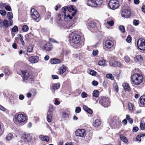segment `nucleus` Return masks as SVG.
Masks as SVG:
<instances>
[{
  "label": "nucleus",
  "mask_w": 145,
  "mask_h": 145,
  "mask_svg": "<svg viewBox=\"0 0 145 145\" xmlns=\"http://www.w3.org/2000/svg\"><path fill=\"white\" fill-rule=\"evenodd\" d=\"M144 78V75L142 71L138 69H135L131 74V82L135 85H139L143 82Z\"/></svg>",
  "instance_id": "obj_1"
},
{
  "label": "nucleus",
  "mask_w": 145,
  "mask_h": 145,
  "mask_svg": "<svg viewBox=\"0 0 145 145\" xmlns=\"http://www.w3.org/2000/svg\"><path fill=\"white\" fill-rule=\"evenodd\" d=\"M70 43L76 48H81L84 44V40L83 38L79 34L72 33L69 37Z\"/></svg>",
  "instance_id": "obj_2"
},
{
  "label": "nucleus",
  "mask_w": 145,
  "mask_h": 145,
  "mask_svg": "<svg viewBox=\"0 0 145 145\" xmlns=\"http://www.w3.org/2000/svg\"><path fill=\"white\" fill-rule=\"evenodd\" d=\"M33 68L31 66H29L27 70L21 71V72L23 75L24 80H26L27 78L33 76Z\"/></svg>",
  "instance_id": "obj_3"
},
{
  "label": "nucleus",
  "mask_w": 145,
  "mask_h": 145,
  "mask_svg": "<svg viewBox=\"0 0 145 145\" xmlns=\"http://www.w3.org/2000/svg\"><path fill=\"white\" fill-rule=\"evenodd\" d=\"M14 117L15 119L19 123H25L27 122V117L25 114H16Z\"/></svg>",
  "instance_id": "obj_4"
},
{
  "label": "nucleus",
  "mask_w": 145,
  "mask_h": 145,
  "mask_svg": "<svg viewBox=\"0 0 145 145\" xmlns=\"http://www.w3.org/2000/svg\"><path fill=\"white\" fill-rule=\"evenodd\" d=\"M99 101L100 104L105 107H107L110 106V102L108 97L101 96L99 98Z\"/></svg>",
  "instance_id": "obj_5"
},
{
  "label": "nucleus",
  "mask_w": 145,
  "mask_h": 145,
  "mask_svg": "<svg viewBox=\"0 0 145 145\" xmlns=\"http://www.w3.org/2000/svg\"><path fill=\"white\" fill-rule=\"evenodd\" d=\"M72 16L71 13L67 14L66 13H63V12L61 13H59L57 15V19L60 21L62 17H63L65 21L67 22L70 21L72 18Z\"/></svg>",
  "instance_id": "obj_6"
},
{
  "label": "nucleus",
  "mask_w": 145,
  "mask_h": 145,
  "mask_svg": "<svg viewBox=\"0 0 145 145\" xmlns=\"http://www.w3.org/2000/svg\"><path fill=\"white\" fill-rule=\"evenodd\" d=\"M62 9L63 10L62 12H63V13H71L72 16H74L77 12V10H75L72 6H70L69 7L66 6L63 7Z\"/></svg>",
  "instance_id": "obj_7"
},
{
  "label": "nucleus",
  "mask_w": 145,
  "mask_h": 145,
  "mask_svg": "<svg viewBox=\"0 0 145 145\" xmlns=\"http://www.w3.org/2000/svg\"><path fill=\"white\" fill-rule=\"evenodd\" d=\"M31 15L32 18L36 22L39 21L40 19L39 13L35 8H33L31 9Z\"/></svg>",
  "instance_id": "obj_8"
},
{
  "label": "nucleus",
  "mask_w": 145,
  "mask_h": 145,
  "mask_svg": "<svg viewBox=\"0 0 145 145\" xmlns=\"http://www.w3.org/2000/svg\"><path fill=\"white\" fill-rule=\"evenodd\" d=\"M108 6L110 9L115 10L119 8V2L117 0H110L108 3Z\"/></svg>",
  "instance_id": "obj_9"
},
{
  "label": "nucleus",
  "mask_w": 145,
  "mask_h": 145,
  "mask_svg": "<svg viewBox=\"0 0 145 145\" xmlns=\"http://www.w3.org/2000/svg\"><path fill=\"white\" fill-rule=\"evenodd\" d=\"M137 47L140 50H145V40L142 39H140L137 42Z\"/></svg>",
  "instance_id": "obj_10"
},
{
  "label": "nucleus",
  "mask_w": 145,
  "mask_h": 145,
  "mask_svg": "<svg viewBox=\"0 0 145 145\" xmlns=\"http://www.w3.org/2000/svg\"><path fill=\"white\" fill-rule=\"evenodd\" d=\"M8 21L7 19H4L3 21L0 19V27H1L5 28H8L10 25H11L12 24V21H10L9 24H8Z\"/></svg>",
  "instance_id": "obj_11"
},
{
  "label": "nucleus",
  "mask_w": 145,
  "mask_h": 145,
  "mask_svg": "<svg viewBox=\"0 0 145 145\" xmlns=\"http://www.w3.org/2000/svg\"><path fill=\"white\" fill-rule=\"evenodd\" d=\"M97 21L92 20L90 22L88 25V28L91 31L94 32V30L96 29V24Z\"/></svg>",
  "instance_id": "obj_12"
},
{
  "label": "nucleus",
  "mask_w": 145,
  "mask_h": 145,
  "mask_svg": "<svg viewBox=\"0 0 145 145\" xmlns=\"http://www.w3.org/2000/svg\"><path fill=\"white\" fill-rule=\"evenodd\" d=\"M109 64L110 66L121 68L122 67V64L121 63L118 61H116L114 60H110L109 61Z\"/></svg>",
  "instance_id": "obj_13"
},
{
  "label": "nucleus",
  "mask_w": 145,
  "mask_h": 145,
  "mask_svg": "<svg viewBox=\"0 0 145 145\" xmlns=\"http://www.w3.org/2000/svg\"><path fill=\"white\" fill-rule=\"evenodd\" d=\"M115 44V41L110 40H107L105 42V46L108 49H110L113 47Z\"/></svg>",
  "instance_id": "obj_14"
},
{
  "label": "nucleus",
  "mask_w": 145,
  "mask_h": 145,
  "mask_svg": "<svg viewBox=\"0 0 145 145\" xmlns=\"http://www.w3.org/2000/svg\"><path fill=\"white\" fill-rule=\"evenodd\" d=\"M76 136L78 137H84L86 134V132L84 129H78L75 131Z\"/></svg>",
  "instance_id": "obj_15"
},
{
  "label": "nucleus",
  "mask_w": 145,
  "mask_h": 145,
  "mask_svg": "<svg viewBox=\"0 0 145 145\" xmlns=\"http://www.w3.org/2000/svg\"><path fill=\"white\" fill-rule=\"evenodd\" d=\"M121 14L122 17L126 18H129L131 15V11L126 9L123 10L121 12Z\"/></svg>",
  "instance_id": "obj_16"
},
{
  "label": "nucleus",
  "mask_w": 145,
  "mask_h": 145,
  "mask_svg": "<svg viewBox=\"0 0 145 145\" xmlns=\"http://www.w3.org/2000/svg\"><path fill=\"white\" fill-rule=\"evenodd\" d=\"M39 59V57L38 56H33L30 57L29 59V60L31 63H34L37 62Z\"/></svg>",
  "instance_id": "obj_17"
},
{
  "label": "nucleus",
  "mask_w": 145,
  "mask_h": 145,
  "mask_svg": "<svg viewBox=\"0 0 145 145\" xmlns=\"http://www.w3.org/2000/svg\"><path fill=\"white\" fill-rule=\"evenodd\" d=\"M18 37H16L15 38V41L16 42H17L18 40L19 39L20 41L21 44L23 45H24L25 44L24 42L23 39V36L21 34H19L17 35Z\"/></svg>",
  "instance_id": "obj_18"
},
{
  "label": "nucleus",
  "mask_w": 145,
  "mask_h": 145,
  "mask_svg": "<svg viewBox=\"0 0 145 145\" xmlns=\"http://www.w3.org/2000/svg\"><path fill=\"white\" fill-rule=\"evenodd\" d=\"M122 86L124 90L125 91H130L131 90V88L129 84L127 83H124L122 84Z\"/></svg>",
  "instance_id": "obj_19"
},
{
  "label": "nucleus",
  "mask_w": 145,
  "mask_h": 145,
  "mask_svg": "<svg viewBox=\"0 0 145 145\" xmlns=\"http://www.w3.org/2000/svg\"><path fill=\"white\" fill-rule=\"evenodd\" d=\"M23 140L25 142H28L30 140L31 137L30 134H24L22 137Z\"/></svg>",
  "instance_id": "obj_20"
},
{
  "label": "nucleus",
  "mask_w": 145,
  "mask_h": 145,
  "mask_svg": "<svg viewBox=\"0 0 145 145\" xmlns=\"http://www.w3.org/2000/svg\"><path fill=\"white\" fill-rule=\"evenodd\" d=\"M143 57L141 55H137L134 57V60L136 62L142 63L143 61Z\"/></svg>",
  "instance_id": "obj_21"
},
{
  "label": "nucleus",
  "mask_w": 145,
  "mask_h": 145,
  "mask_svg": "<svg viewBox=\"0 0 145 145\" xmlns=\"http://www.w3.org/2000/svg\"><path fill=\"white\" fill-rule=\"evenodd\" d=\"M52 48V45L49 42L46 43L44 45V49L47 51H50Z\"/></svg>",
  "instance_id": "obj_22"
},
{
  "label": "nucleus",
  "mask_w": 145,
  "mask_h": 145,
  "mask_svg": "<svg viewBox=\"0 0 145 145\" xmlns=\"http://www.w3.org/2000/svg\"><path fill=\"white\" fill-rule=\"evenodd\" d=\"M50 61L52 64H59L61 62V60L60 59L55 58L51 59Z\"/></svg>",
  "instance_id": "obj_23"
},
{
  "label": "nucleus",
  "mask_w": 145,
  "mask_h": 145,
  "mask_svg": "<svg viewBox=\"0 0 145 145\" xmlns=\"http://www.w3.org/2000/svg\"><path fill=\"white\" fill-rule=\"evenodd\" d=\"M86 5L89 6L95 7V0H88L86 2Z\"/></svg>",
  "instance_id": "obj_24"
},
{
  "label": "nucleus",
  "mask_w": 145,
  "mask_h": 145,
  "mask_svg": "<svg viewBox=\"0 0 145 145\" xmlns=\"http://www.w3.org/2000/svg\"><path fill=\"white\" fill-rule=\"evenodd\" d=\"M33 34L31 33H29L26 35L25 36V40L27 42L30 41L31 39H33Z\"/></svg>",
  "instance_id": "obj_25"
},
{
  "label": "nucleus",
  "mask_w": 145,
  "mask_h": 145,
  "mask_svg": "<svg viewBox=\"0 0 145 145\" xmlns=\"http://www.w3.org/2000/svg\"><path fill=\"white\" fill-rule=\"evenodd\" d=\"M39 138L40 140L43 141H45L47 142L49 141L50 138L49 137L45 136L43 135H40Z\"/></svg>",
  "instance_id": "obj_26"
},
{
  "label": "nucleus",
  "mask_w": 145,
  "mask_h": 145,
  "mask_svg": "<svg viewBox=\"0 0 145 145\" xmlns=\"http://www.w3.org/2000/svg\"><path fill=\"white\" fill-rule=\"evenodd\" d=\"M101 123L100 120L97 119L93 121V125L95 127H98L101 125Z\"/></svg>",
  "instance_id": "obj_27"
},
{
  "label": "nucleus",
  "mask_w": 145,
  "mask_h": 145,
  "mask_svg": "<svg viewBox=\"0 0 145 145\" xmlns=\"http://www.w3.org/2000/svg\"><path fill=\"white\" fill-rule=\"evenodd\" d=\"M119 137L120 139L123 142L126 143L128 142V140L127 138L124 136L123 134H121L119 135Z\"/></svg>",
  "instance_id": "obj_28"
},
{
  "label": "nucleus",
  "mask_w": 145,
  "mask_h": 145,
  "mask_svg": "<svg viewBox=\"0 0 145 145\" xmlns=\"http://www.w3.org/2000/svg\"><path fill=\"white\" fill-rule=\"evenodd\" d=\"M83 108L86 112L89 113V114H91L93 113V112L92 110L85 105H84L83 106Z\"/></svg>",
  "instance_id": "obj_29"
},
{
  "label": "nucleus",
  "mask_w": 145,
  "mask_h": 145,
  "mask_svg": "<svg viewBox=\"0 0 145 145\" xmlns=\"http://www.w3.org/2000/svg\"><path fill=\"white\" fill-rule=\"evenodd\" d=\"M103 2V0H95V7H97L100 6Z\"/></svg>",
  "instance_id": "obj_30"
},
{
  "label": "nucleus",
  "mask_w": 145,
  "mask_h": 145,
  "mask_svg": "<svg viewBox=\"0 0 145 145\" xmlns=\"http://www.w3.org/2000/svg\"><path fill=\"white\" fill-rule=\"evenodd\" d=\"M67 69L66 67L64 65H63L59 68V73L61 74L64 73Z\"/></svg>",
  "instance_id": "obj_31"
},
{
  "label": "nucleus",
  "mask_w": 145,
  "mask_h": 145,
  "mask_svg": "<svg viewBox=\"0 0 145 145\" xmlns=\"http://www.w3.org/2000/svg\"><path fill=\"white\" fill-rule=\"evenodd\" d=\"M140 104L142 105H145V95L141 96L140 98Z\"/></svg>",
  "instance_id": "obj_32"
},
{
  "label": "nucleus",
  "mask_w": 145,
  "mask_h": 145,
  "mask_svg": "<svg viewBox=\"0 0 145 145\" xmlns=\"http://www.w3.org/2000/svg\"><path fill=\"white\" fill-rule=\"evenodd\" d=\"M113 87L116 92L118 93L119 87L117 83L116 82L113 83Z\"/></svg>",
  "instance_id": "obj_33"
},
{
  "label": "nucleus",
  "mask_w": 145,
  "mask_h": 145,
  "mask_svg": "<svg viewBox=\"0 0 145 145\" xmlns=\"http://www.w3.org/2000/svg\"><path fill=\"white\" fill-rule=\"evenodd\" d=\"M60 86L59 83L54 84L52 88L54 90H56L59 89Z\"/></svg>",
  "instance_id": "obj_34"
},
{
  "label": "nucleus",
  "mask_w": 145,
  "mask_h": 145,
  "mask_svg": "<svg viewBox=\"0 0 145 145\" xmlns=\"http://www.w3.org/2000/svg\"><path fill=\"white\" fill-rule=\"evenodd\" d=\"M47 120L48 122H52V116L50 113L48 112L47 115Z\"/></svg>",
  "instance_id": "obj_35"
},
{
  "label": "nucleus",
  "mask_w": 145,
  "mask_h": 145,
  "mask_svg": "<svg viewBox=\"0 0 145 145\" xmlns=\"http://www.w3.org/2000/svg\"><path fill=\"white\" fill-rule=\"evenodd\" d=\"M99 91L98 90H94L93 92L92 95L93 97H99Z\"/></svg>",
  "instance_id": "obj_36"
},
{
  "label": "nucleus",
  "mask_w": 145,
  "mask_h": 145,
  "mask_svg": "<svg viewBox=\"0 0 145 145\" xmlns=\"http://www.w3.org/2000/svg\"><path fill=\"white\" fill-rule=\"evenodd\" d=\"M13 137V136L12 133L8 134L6 136V139L7 140H10Z\"/></svg>",
  "instance_id": "obj_37"
},
{
  "label": "nucleus",
  "mask_w": 145,
  "mask_h": 145,
  "mask_svg": "<svg viewBox=\"0 0 145 145\" xmlns=\"http://www.w3.org/2000/svg\"><path fill=\"white\" fill-rule=\"evenodd\" d=\"M119 29L121 33H124L125 32V28L124 26L122 25H120L119 27Z\"/></svg>",
  "instance_id": "obj_38"
},
{
  "label": "nucleus",
  "mask_w": 145,
  "mask_h": 145,
  "mask_svg": "<svg viewBox=\"0 0 145 145\" xmlns=\"http://www.w3.org/2000/svg\"><path fill=\"white\" fill-rule=\"evenodd\" d=\"M140 127L141 129L142 130L145 129V123L144 121H142L140 122Z\"/></svg>",
  "instance_id": "obj_39"
},
{
  "label": "nucleus",
  "mask_w": 145,
  "mask_h": 145,
  "mask_svg": "<svg viewBox=\"0 0 145 145\" xmlns=\"http://www.w3.org/2000/svg\"><path fill=\"white\" fill-rule=\"evenodd\" d=\"M22 30L24 32L27 31L29 30V27L26 25H24L22 27Z\"/></svg>",
  "instance_id": "obj_40"
},
{
  "label": "nucleus",
  "mask_w": 145,
  "mask_h": 145,
  "mask_svg": "<svg viewBox=\"0 0 145 145\" xmlns=\"http://www.w3.org/2000/svg\"><path fill=\"white\" fill-rule=\"evenodd\" d=\"M33 47L31 45H29L27 48V52H31L33 50Z\"/></svg>",
  "instance_id": "obj_41"
},
{
  "label": "nucleus",
  "mask_w": 145,
  "mask_h": 145,
  "mask_svg": "<svg viewBox=\"0 0 145 145\" xmlns=\"http://www.w3.org/2000/svg\"><path fill=\"white\" fill-rule=\"evenodd\" d=\"M106 77L107 78H109L111 80H114V77L111 74H108L106 75Z\"/></svg>",
  "instance_id": "obj_42"
},
{
  "label": "nucleus",
  "mask_w": 145,
  "mask_h": 145,
  "mask_svg": "<svg viewBox=\"0 0 145 145\" xmlns=\"http://www.w3.org/2000/svg\"><path fill=\"white\" fill-rule=\"evenodd\" d=\"M105 63V61L104 59H103L99 61L98 62V64L100 66L104 65Z\"/></svg>",
  "instance_id": "obj_43"
},
{
  "label": "nucleus",
  "mask_w": 145,
  "mask_h": 145,
  "mask_svg": "<svg viewBox=\"0 0 145 145\" xmlns=\"http://www.w3.org/2000/svg\"><path fill=\"white\" fill-rule=\"evenodd\" d=\"M7 15L8 19L12 18L13 17L12 13V12H9L7 13Z\"/></svg>",
  "instance_id": "obj_44"
},
{
  "label": "nucleus",
  "mask_w": 145,
  "mask_h": 145,
  "mask_svg": "<svg viewBox=\"0 0 145 145\" xmlns=\"http://www.w3.org/2000/svg\"><path fill=\"white\" fill-rule=\"evenodd\" d=\"M128 105L129 110H130L132 111L133 108V105L132 103H129L128 104Z\"/></svg>",
  "instance_id": "obj_45"
},
{
  "label": "nucleus",
  "mask_w": 145,
  "mask_h": 145,
  "mask_svg": "<svg viewBox=\"0 0 145 145\" xmlns=\"http://www.w3.org/2000/svg\"><path fill=\"white\" fill-rule=\"evenodd\" d=\"M99 51L97 50H94L93 51L92 54L94 56H96L98 55Z\"/></svg>",
  "instance_id": "obj_46"
},
{
  "label": "nucleus",
  "mask_w": 145,
  "mask_h": 145,
  "mask_svg": "<svg viewBox=\"0 0 145 145\" xmlns=\"http://www.w3.org/2000/svg\"><path fill=\"white\" fill-rule=\"evenodd\" d=\"M81 111V108L79 106H77L76 107L75 112L76 113H80Z\"/></svg>",
  "instance_id": "obj_47"
},
{
  "label": "nucleus",
  "mask_w": 145,
  "mask_h": 145,
  "mask_svg": "<svg viewBox=\"0 0 145 145\" xmlns=\"http://www.w3.org/2000/svg\"><path fill=\"white\" fill-rule=\"evenodd\" d=\"M12 31L14 32H15L18 31V28L17 26L15 25L12 28Z\"/></svg>",
  "instance_id": "obj_48"
},
{
  "label": "nucleus",
  "mask_w": 145,
  "mask_h": 145,
  "mask_svg": "<svg viewBox=\"0 0 145 145\" xmlns=\"http://www.w3.org/2000/svg\"><path fill=\"white\" fill-rule=\"evenodd\" d=\"M53 107L52 105H50L49 107V109L48 112L50 113L51 112H53Z\"/></svg>",
  "instance_id": "obj_49"
},
{
  "label": "nucleus",
  "mask_w": 145,
  "mask_h": 145,
  "mask_svg": "<svg viewBox=\"0 0 145 145\" xmlns=\"http://www.w3.org/2000/svg\"><path fill=\"white\" fill-rule=\"evenodd\" d=\"M132 40V38L131 36L130 35H128L126 39V41L128 43H130L131 42Z\"/></svg>",
  "instance_id": "obj_50"
},
{
  "label": "nucleus",
  "mask_w": 145,
  "mask_h": 145,
  "mask_svg": "<svg viewBox=\"0 0 145 145\" xmlns=\"http://www.w3.org/2000/svg\"><path fill=\"white\" fill-rule=\"evenodd\" d=\"M107 23L110 26H113L114 24V22L113 20H111L109 21H107Z\"/></svg>",
  "instance_id": "obj_51"
},
{
  "label": "nucleus",
  "mask_w": 145,
  "mask_h": 145,
  "mask_svg": "<svg viewBox=\"0 0 145 145\" xmlns=\"http://www.w3.org/2000/svg\"><path fill=\"white\" fill-rule=\"evenodd\" d=\"M63 118H68L69 117V114L66 112H63L62 114Z\"/></svg>",
  "instance_id": "obj_52"
},
{
  "label": "nucleus",
  "mask_w": 145,
  "mask_h": 145,
  "mask_svg": "<svg viewBox=\"0 0 145 145\" xmlns=\"http://www.w3.org/2000/svg\"><path fill=\"white\" fill-rule=\"evenodd\" d=\"M89 74L93 76H95L96 75V72L93 70H91L89 72Z\"/></svg>",
  "instance_id": "obj_53"
},
{
  "label": "nucleus",
  "mask_w": 145,
  "mask_h": 145,
  "mask_svg": "<svg viewBox=\"0 0 145 145\" xmlns=\"http://www.w3.org/2000/svg\"><path fill=\"white\" fill-rule=\"evenodd\" d=\"M0 14L2 16H5L6 14V12L5 10H0Z\"/></svg>",
  "instance_id": "obj_54"
},
{
  "label": "nucleus",
  "mask_w": 145,
  "mask_h": 145,
  "mask_svg": "<svg viewBox=\"0 0 145 145\" xmlns=\"http://www.w3.org/2000/svg\"><path fill=\"white\" fill-rule=\"evenodd\" d=\"M5 9L8 11H10L11 10V8L9 5H6L5 7Z\"/></svg>",
  "instance_id": "obj_55"
},
{
  "label": "nucleus",
  "mask_w": 145,
  "mask_h": 145,
  "mask_svg": "<svg viewBox=\"0 0 145 145\" xmlns=\"http://www.w3.org/2000/svg\"><path fill=\"white\" fill-rule=\"evenodd\" d=\"M139 128L138 127H134L133 129V132H136L138 130Z\"/></svg>",
  "instance_id": "obj_56"
},
{
  "label": "nucleus",
  "mask_w": 145,
  "mask_h": 145,
  "mask_svg": "<svg viewBox=\"0 0 145 145\" xmlns=\"http://www.w3.org/2000/svg\"><path fill=\"white\" fill-rule=\"evenodd\" d=\"M124 58L125 61L126 62H128L130 61V58L128 56H125Z\"/></svg>",
  "instance_id": "obj_57"
},
{
  "label": "nucleus",
  "mask_w": 145,
  "mask_h": 145,
  "mask_svg": "<svg viewBox=\"0 0 145 145\" xmlns=\"http://www.w3.org/2000/svg\"><path fill=\"white\" fill-rule=\"evenodd\" d=\"M92 84L93 86H96L98 85V83L96 81L93 80L92 82Z\"/></svg>",
  "instance_id": "obj_58"
},
{
  "label": "nucleus",
  "mask_w": 145,
  "mask_h": 145,
  "mask_svg": "<svg viewBox=\"0 0 145 145\" xmlns=\"http://www.w3.org/2000/svg\"><path fill=\"white\" fill-rule=\"evenodd\" d=\"M87 94L84 92H83L81 94V96L82 98H85L87 97Z\"/></svg>",
  "instance_id": "obj_59"
},
{
  "label": "nucleus",
  "mask_w": 145,
  "mask_h": 145,
  "mask_svg": "<svg viewBox=\"0 0 145 145\" xmlns=\"http://www.w3.org/2000/svg\"><path fill=\"white\" fill-rule=\"evenodd\" d=\"M60 103V102L59 101L57 98H56L55 99L54 104L56 105H58Z\"/></svg>",
  "instance_id": "obj_60"
},
{
  "label": "nucleus",
  "mask_w": 145,
  "mask_h": 145,
  "mask_svg": "<svg viewBox=\"0 0 145 145\" xmlns=\"http://www.w3.org/2000/svg\"><path fill=\"white\" fill-rule=\"evenodd\" d=\"M133 23L134 25H137L139 24V21L138 20H135L133 21Z\"/></svg>",
  "instance_id": "obj_61"
},
{
  "label": "nucleus",
  "mask_w": 145,
  "mask_h": 145,
  "mask_svg": "<svg viewBox=\"0 0 145 145\" xmlns=\"http://www.w3.org/2000/svg\"><path fill=\"white\" fill-rule=\"evenodd\" d=\"M141 137L139 135H138L136 137V140L140 142L141 141Z\"/></svg>",
  "instance_id": "obj_62"
},
{
  "label": "nucleus",
  "mask_w": 145,
  "mask_h": 145,
  "mask_svg": "<svg viewBox=\"0 0 145 145\" xmlns=\"http://www.w3.org/2000/svg\"><path fill=\"white\" fill-rule=\"evenodd\" d=\"M52 77L54 79H59V77L57 75H52Z\"/></svg>",
  "instance_id": "obj_63"
},
{
  "label": "nucleus",
  "mask_w": 145,
  "mask_h": 145,
  "mask_svg": "<svg viewBox=\"0 0 145 145\" xmlns=\"http://www.w3.org/2000/svg\"><path fill=\"white\" fill-rule=\"evenodd\" d=\"M65 145H75L72 142H70L66 143Z\"/></svg>",
  "instance_id": "obj_64"
}]
</instances>
